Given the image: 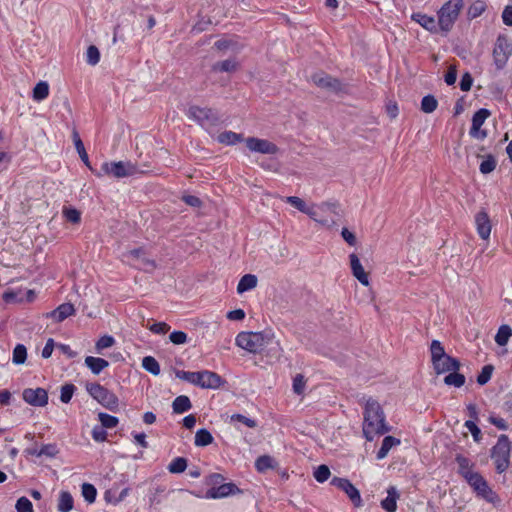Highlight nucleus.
<instances>
[{
    "label": "nucleus",
    "instance_id": "2",
    "mask_svg": "<svg viewBox=\"0 0 512 512\" xmlns=\"http://www.w3.org/2000/svg\"><path fill=\"white\" fill-rule=\"evenodd\" d=\"M235 342L238 347L249 353L262 354L274 343V334L270 331L240 332Z\"/></svg>",
    "mask_w": 512,
    "mask_h": 512
},
{
    "label": "nucleus",
    "instance_id": "19",
    "mask_svg": "<svg viewBox=\"0 0 512 512\" xmlns=\"http://www.w3.org/2000/svg\"><path fill=\"white\" fill-rule=\"evenodd\" d=\"M74 314H75V308H74L73 304L63 303V304L59 305L53 311L48 312L45 316H46V318H51L55 322L59 323Z\"/></svg>",
    "mask_w": 512,
    "mask_h": 512
},
{
    "label": "nucleus",
    "instance_id": "21",
    "mask_svg": "<svg viewBox=\"0 0 512 512\" xmlns=\"http://www.w3.org/2000/svg\"><path fill=\"white\" fill-rule=\"evenodd\" d=\"M400 498V494L396 487L391 486L387 489V496L385 499L381 501V507L386 512H396L397 510V501Z\"/></svg>",
    "mask_w": 512,
    "mask_h": 512
},
{
    "label": "nucleus",
    "instance_id": "25",
    "mask_svg": "<svg viewBox=\"0 0 512 512\" xmlns=\"http://www.w3.org/2000/svg\"><path fill=\"white\" fill-rule=\"evenodd\" d=\"M85 365L93 374L98 375L109 366V362L103 358L87 356L85 358Z\"/></svg>",
    "mask_w": 512,
    "mask_h": 512
},
{
    "label": "nucleus",
    "instance_id": "35",
    "mask_svg": "<svg viewBox=\"0 0 512 512\" xmlns=\"http://www.w3.org/2000/svg\"><path fill=\"white\" fill-rule=\"evenodd\" d=\"M142 367L152 375L157 376L160 374V365L152 356H146L142 359Z\"/></svg>",
    "mask_w": 512,
    "mask_h": 512
},
{
    "label": "nucleus",
    "instance_id": "22",
    "mask_svg": "<svg viewBox=\"0 0 512 512\" xmlns=\"http://www.w3.org/2000/svg\"><path fill=\"white\" fill-rule=\"evenodd\" d=\"M330 208L331 206L328 203H322L320 205L312 204L308 207L305 214L315 222H318L322 225H327L328 221L322 217L321 213L329 210Z\"/></svg>",
    "mask_w": 512,
    "mask_h": 512
},
{
    "label": "nucleus",
    "instance_id": "42",
    "mask_svg": "<svg viewBox=\"0 0 512 512\" xmlns=\"http://www.w3.org/2000/svg\"><path fill=\"white\" fill-rule=\"evenodd\" d=\"M457 464L459 466V473L467 479L469 477V474H474L475 472L472 471L470 461L463 457V456H457L456 457Z\"/></svg>",
    "mask_w": 512,
    "mask_h": 512
},
{
    "label": "nucleus",
    "instance_id": "54",
    "mask_svg": "<svg viewBox=\"0 0 512 512\" xmlns=\"http://www.w3.org/2000/svg\"><path fill=\"white\" fill-rule=\"evenodd\" d=\"M39 453L42 456H46L48 458H54L59 453V449L56 444H45L39 449Z\"/></svg>",
    "mask_w": 512,
    "mask_h": 512
},
{
    "label": "nucleus",
    "instance_id": "59",
    "mask_svg": "<svg viewBox=\"0 0 512 512\" xmlns=\"http://www.w3.org/2000/svg\"><path fill=\"white\" fill-rule=\"evenodd\" d=\"M492 370H493L492 366H489V365L484 366L482 368V371L480 372V374L477 377L478 384H480V385L486 384L491 378Z\"/></svg>",
    "mask_w": 512,
    "mask_h": 512
},
{
    "label": "nucleus",
    "instance_id": "43",
    "mask_svg": "<svg viewBox=\"0 0 512 512\" xmlns=\"http://www.w3.org/2000/svg\"><path fill=\"white\" fill-rule=\"evenodd\" d=\"M274 463H275V461L271 456L264 455V456H260L256 460L255 467L259 472H264L270 468H273Z\"/></svg>",
    "mask_w": 512,
    "mask_h": 512
},
{
    "label": "nucleus",
    "instance_id": "39",
    "mask_svg": "<svg viewBox=\"0 0 512 512\" xmlns=\"http://www.w3.org/2000/svg\"><path fill=\"white\" fill-rule=\"evenodd\" d=\"M438 101L433 95H426L421 100V110L424 113H432L437 109Z\"/></svg>",
    "mask_w": 512,
    "mask_h": 512
},
{
    "label": "nucleus",
    "instance_id": "16",
    "mask_svg": "<svg viewBox=\"0 0 512 512\" xmlns=\"http://www.w3.org/2000/svg\"><path fill=\"white\" fill-rule=\"evenodd\" d=\"M469 485L477 492V494L486 500H491L492 491L485 479L477 472L469 474L466 479Z\"/></svg>",
    "mask_w": 512,
    "mask_h": 512
},
{
    "label": "nucleus",
    "instance_id": "15",
    "mask_svg": "<svg viewBox=\"0 0 512 512\" xmlns=\"http://www.w3.org/2000/svg\"><path fill=\"white\" fill-rule=\"evenodd\" d=\"M241 490L234 483H225L219 486L211 487L207 490L204 498L206 499H221L230 495L240 493Z\"/></svg>",
    "mask_w": 512,
    "mask_h": 512
},
{
    "label": "nucleus",
    "instance_id": "32",
    "mask_svg": "<svg viewBox=\"0 0 512 512\" xmlns=\"http://www.w3.org/2000/svg\"><path fill=\"white\" fill-rule=\"evenodd\" d=\"M430 353H431L432 364L434 362H439L443 357H445L447 355L443 345L438 340H433L431 342Z\"/></svg>",
    "mask_w": 512,
    "mask_h": 512
},
{
    "label": "nucleus",
    "instance_id": "9",
    "mask_svg": "<svg viewBox=\"0 0 512 512\" xmlns=\"http://www.w3.org/2000/svg\"><path fill=\"white\" fill-rule=\"evenodd\" d=\"M512 54V44L504 35H499L493 48V61L498 70H502Z\"/></svg>",
    "mask_w": 512,
    "mask_h": 512
},
{
    "label": "nucleus",
    "instance_id": "18",
    "mask_svg": "<svg viewBox=\"0 0 512 512\" xmlns=\"http://www.w3.org/2000/svg\"><path fill=\"white\" fill-rule=\"evenodd\" d=\"M350 267L353 276L364 286H369L370 281L368 274L365 272L358 256L354 253L350 254Z\"/></svg>",
    "mask_w": 512,
    "mask_h": 512
},
{
    "label": "nucleus",
    "instance_id": "49",
    "mask_svg": "<svg viewBox=\"0 0 512 512\" xmlns=\"http://www.w3.org/2000/svg\"><path fill=\"white\" fill-rule=\"evenodd\" d=\"M86 61L88 64L94 66L100 61V52L94 45L88 47L86 52Z\"/></svg>",
    "mask_w": 512,
    "mask_h": 512
},
{
    "label": "nucleus",
    "instance_id": "29",
    "mask_svg": "<svg viewBox=\"0 0 512 512\" xmlns=\"http://www.w3.org/2000/svg\"><path fill=\"white\" fill-rule=\"evenodd\" d=\"M412 20L420 24L423 28L434 31L436 29V20L434 17L422 14V13H414L411 16Z\"/></svg>",
    "mask_w": 512,
    "mask_h": 512
},
{
    "label": "nucleus",
    "instance_id": "51",
    "mask_svg": "<svg viewBox=\"0 0 512 512\" xmlns=\"http://www.w3.org/2000/svg\"><path fill=\"white\" fill-rule=\"evenodd\" d=\"M3 300L6 303H17L22 302L24 300V296L22 295V291H5L3 293Z\"/></svg>",
    "mask_w": 512,
    "mask_h": 512
},
{
    "label": "nucleus",
    "instance_id": "34",
    "mask_svg": "<svg viewBox=\"0 0 512 512\" xmlns=\"http://www.w3.org/2000/svg\"><path fill=\"white\" fill-rule=\"evenodd\" d=\"M217 140L222 144L234 145L242 141V135L233 131H225L218 135Z\"/></svg>",
    "mask_w": 512,
    "mask_h": 512
},
{
    "label": "nucleus",
    "instance_id": "55",
    "mask_svg": "<svg viewBox=\"0 0 512 512\" xmlns=\"http://www.w3.org/2000/svg\"><path fill=\"white\" fill-rule=\"evenodd\" d=\"M63 214L67 221L71 223H79L81 219L80 212L75 208H65Z\"/></svg>",
    "mask_w": 512,
    "mask_h": 512
},
{
    "label": "nucleus",
    "instance_id": "12",
    "mask_svg": "<svg viewBox=\"0 0 512 512\" xmlns=\"http://www.w3.org/2000/svg\"><path fill=\"white\" fill-rule=\"evenodd\" d=\"M247 148L251 152L273 155L278 152V147L271 141L256 137H249L245 140Z\"/></svg>",
    "mask_w": 512,
    "mask_h": 512
},
{
    "label": "nucleus",
    "instance_id": "50",
    "mask_svg": "<svg viewBox=\"0 0 512 512\" xmlns=\"http://www.w3.org/2000/svg\"><path fill=\"white\" fill-rule=\"evenodd\" d=\"M237 68V63L233 59H227L221 62H218L214 65L215 70L223 71V72H232Z\"/></svg>",
    "mask_w": 512,
    "mask_h": 512
},
{
    "label": "nucleus",
    "instance_id": "17",
    "mask_svg": "<svg viewBox=\"0 0 512 512\" xmlns=\"http://www.w3.org/2000/svg\"><path fill=\"white\" fill-rule=\"evenodd\" d=\"M475 224L478 235L483 240H488L491 233V223L489 216L485 211H480L476 214Z\"/></svg>",
    "mask_w": 512,
    "mask_h": 512
},
{
    "label": "nucleus",
    "instance_id": "10",
    "mask_svg": "<svg viewBox=\"0 0 512 512\" xmlns=\"http://www.w3.org/2000/svg\"><path fill=\"white\" fill-rule=\"evenodd\" d=\"M187 117L206 128L216 125L219 121L217 113L207 107L191 106L187 110Z\"/></svg>",
    "mask_w": 512,
    "mask_h": 512
},
{
    "label": "nucleus",
    "instance_id": "1",
    "mask_svg": "<svg viewBox=\"0 0 512 512\" xmlns=\"http://www.w3.org/2000/svg\"><path fill=\"white\" fill-rule=\"evenodd\" d=\"M388 430L380 404L373 399H369L364 411L363 434L365 438L367 441H372L376 435L384 434Z\"/></svg>",
    "mask_w": 512,
    "mask_h": 512
},
{
    "label": "nucleus",
    "instance_id": "8",
    "mask_svg": "<svg viewBox=\"0 0 512 512\" xmlns=\"http://www.w3.org/2000/svg\"><path fill=\"white\" fill-rule=\"evenodd\" d=\"M122 261L147 272L156 268L154 260L147 257L146 252L142 248L132 249L122 254Z\"/></svg>",
    "mask_w": 512,
    "mask_h": 512
},
{
    "label": "nucleus",
    "instance_id": "30",
    "mask_svg": "<svg viewBox=\"0 0 512 512\" xmlns=\"http://www.w3.org/2000/svg\"><path fill=\"white\" fill-rule=\"evenodd\" d=\"M214 438L207 429H199L195 434L194 444L198 447H205L213 442Z\"/></svg>",
    "mask_w": 512,
    "mask_h": 512
},
{
    "label": "nucleus",
    "instance_id": "7",
    "mask_svg": "<svg viewBox=\"0 0 512 512\" xmlns=\"http://www.w3.org/2000/svg\"><path fill=\"white\" fill-rule=\"evenodd\" d=\"M463 8V0H449L438 12V23L442 30L449 31Z\"/></svg>",
    "mask_w": 512,
    "mask_h": 512
},
{
    "label": "nucleus",
    "instance_id": "53",
    "mask_svg": "<svg viewBox=\"0 0 512 512\" xmlns=\"http://www.w3.org/2000/svg\"><path fill=\"white\" fill-rule=\"evenodd\" d=\"M17 512H33L32 502L27 497H20L15 505Z\"/></svg>",
    "mask_w": 512,
    "mask_h": 512
},
{
    "label": "nucleus",
    "instance_id": "3",
    "mask_svg": "<svg viewBox=\"0 0 512 512\" xmlns=\"http://www.w3.org/2000/svg\"><path fill=\"white\" fill-rule=\"evenodd\" d=\"M176 376L203 389H217L223 383L222 378L217 373L209 370L197 372L178 371Z\"/></svg>",
    "mask_w": 512,
    "mask_h": 512
},
{
    "label": "nucleus",
    "instance_id": "27",
    "mask_svg": "<svg viewBox=\"0 0 512 512\" xmlns=\"http://www.w3.org/2000/svg\"><path fill=\"white\" fill-rule=\"evenodd\" d=\"M400 444V440L393 437V436H386L383 441H382V445L380 447V449L378 450L377 452V459L378 460H381V459H384L389 451Z\"/></svg>",
    "mask_w": 512,
    "mask_h": 512
},
{
    "label": "nucleus",
    "instance_id": "60",
    "mask_svg": "<svg viewBox=\"0 0 512 512\" xmlns=\"http://www.w3.org/2000/svg\"><path fill=\"white\" fill-rule=\"evenodd\" d=\"M149 330L155 334L163 335L170 330V326L165 322H156L149 327Z\"/></svg>",
    "mask_w": 512,
    "mask_h": 512
},
{
    "label": "nucleus",
    "instance_id": "20",
    "mask_svg": "<svg viewBox=\"0 0 512 512\" xmlns=\"http://www.w3.org/2000/svg\"><path fill=\"white\" fill-rule=\"evenodd\" d=\"M433 368L437 374H443L451 371H458L460 363L456 358L446 355L439 362H434Z\"/></svg>",
    "mask_w": 512,
    "mask_h": 512
},
{
    "label": "nucleus",
    "instance_id": "24",
    "mask_svg": "<svg viewBox=\"0 0 512 512\" xmlns=\"http://www.w3.org/2000/svg\"><path fill=\"white\" fill-rule=\"evenodd\" d=\"M312 81L315 85L321 88L338 89L339 87V83L336 79L324 73H317L313 75Z\"/></svg>",
    "mask_w": 512,
    "mask_h": 512
},
{
    "label": "nucleus",
    "instance_id": "56",
    "mask_svg": "<svg viewBox=\"0 0 512 512\" xmlns=\"http://www.w3.org/2000/svg\"><path fill=\"white\" fill-rule=\"evenodd\" d=\"M305 386H306V381L304 379V376L301 374H297L293 378V391L296 394L300 395L304 392Z\"/></svg>",
    "mask_w": 512,
    "mask_h": 512
},
{
    "label": "nucleus",
    "instance_id": "58",
    "mask_svg": "<svg viewBox=\"0 0 512 512\" xmlns=\"http://www.w3.org/2000/svg\"><path fill=\"white\" fill-rule=\"evenodd\" d=\"M170 341L173 344L181 345L187 342V334L183 331H173L169 336Z\"/></svg>",
    "mask_w": 512,
    "mask_h": 512
},
{
    "label": "nucleus",
    "instance_id": "61",
    "mask_svg": "<svg viewBox=\"0 0 512 512\" xmlns=\"http://www.w3.org/2000/svg\"><path fill=\"white\" fill-rule=\"evenodd\" d=\"M104 499L109 504H112V505L119 504L117 488L116 487H111L110 489H108L104 493Z\"/></svg>",
    "mask_w": 512,
    "mask_h": 512
},
{
    "label": "nucleus",
    "instance_id": "37",
    "mask_svg": "<svg viewBox=\"0 0 512 512\" xmlns=\"http://www.w3.org/2000/svg\"><path fill=\"white\" fill-rule=\"evenodd\" d=\"M73 141H74V144H75V148L81 158V160L88 166L90 167L89 165V158H88V154L85 150V147H84V144L82 142V140L80 139V136L78 134L77 131H74L73 132Z\"/></svg>",
    "mask_w": 512,
    "mask_h": 512
},
{
    "label": "nucleus",
    "instance_id": "47",
    "mask_svg": "<svg viewBox=\"0 0 512 512\" xmlns=\"http://www.w3.org/2000/svg\"><path fill=\"white\" fill-rule=\"evenodd\" d=\"M76 391L75 385L68 383L61 387L60 400L61 402L67 404L71 401L74 393Z\"/></svg>",
    "mask_w": 512,
    "mask_h": 512
},
{
    "label": "nucleus",
    "instance_id": "40",
    "mask_svg": "<svg viewBox=\"0 0 512 512\" xmlns=\"http://www.w3.org/2000/svg\"><path fill=\"white\" fill-rule=\"evenodd\" d=\"M27 358V349L23 344H17L13 350L12 361L16 365L25 363Z\"/></svg>",
    "mask_w": 512,
    "mask_h": 512
},
{
    "label": "nucleus",
    "instance_id": "36",
    "mask_svg": "<svg viewBox=\"0 0 512 512\" xmlns=\"http://www.w3.org/2000/svg\"><path fill=\"white\" fill-rule=\"evenodd\" d=\"M444 383L448 386L461 387L465 384L464 375L457 373V371H451L444 378Z\"/></svg>",
    "mask_w": 512,
    "mask_h": 512
},
{
    "label": "nucleus",
    "instance_id": "45",
    "mask_svg": "<svg viewBox=\"0 0 512 512\" xmlns=\"http://www.w3.org/2000/svg\"><path fill=\"white\" fill-rule=\"evenodd\" d=\"M99 421L101 422V425L103 428H114L118 425L119 420L117 417L112 416L107 413H99L98 414Z\"/></svg>",
    "mask_w": 512,
    "mask_h": 512
},
{
    "label": "nucleus",
    "instance_id": "13",
    "mask_svg": "<svg viewBox=\"0 0 512 512\" xmlns=\"http://www.w3.org/2000/svg\"><path fill=\"white\" fill-rule=\"evenodd\" d=\"M490 116V112L487 109H479L472 117V126L469 131L471 137L476 139H484L487 136L486 131L482 130L481 127Z\"/></svg>",
    "mask_w": 512,
    "mask_h": 512
},
{
    "label": "nucleus",
    "instance_id": "46",
    "mask_svg": "<svg viewBox=\"0 0 512 512\" xmlns=\"http://www.w3.org/2000/svg\"><path fill=\"white\" fill-rule=\"evenodd\" d=\"M330 475L331 473L329 467L324 464L319 465L313 473L315 480L319 483H324L325 481H327Z\"/></svg>",
    "mask_w": 512,
    "mask_h": 512
},
{
    "label": "nucleus",
    "instance_id": "38",
    "mask_svg": "<svg viewBox=\"0 0 512 512\" xmlns=\"http://www.w3.org/2000/svg\"><path fill=\"white\" fill-rule=\"evenodd\" d=\"M81 493L85 501L92 504L96 500L97 490L94 485L90 483H83L81 486Z\"/></svg>",
    "mask_w": 512,
    "mask_h": 512
},
{
    "label": "nucleus",
    "instance_id": "6",
    "mask_svg": "<svg viewBox=\"0 0 512 512\" xmlns=\"http://www.w3.org/2000/svg\"><path fill=\"white\" fill-rule=\"evenodd\" d=\"M137 173L136 166L130 161L104 162L96 176L110 175L115 178H124Z\"/></svg>",
    "mask_w": 512,
    "mask_h": 512
},
{
    "label": "nucleus",
    "instance_id": "14",
    "mask_svg": "<svg viewBox=\"0 0 512 512\" xmlns=\"http://www.w3.org/2000/svg\"><path fill=\"white\" fill-rule=\"evenodd\" d=\"M22 397L25 402L32 406L43 407L48 403V394L43 388L24 389Z\"/></svg>",
    "mask_w": 512,
    "mask_h": 512
},
{
    "label": "nucleus",
    "instance_id": "26",
    "mask_svg": "<svg viewBox=\"0 0 512 512\" xmlns=\"http://www.w3.org/2000/svg\"><path fill=\"white\" fill-rule=\"evenodd\" d=\"M74 508V499L70 492L60 491L57 500L58 512H70Z\"/></svg>",
    "mask_w": 512,
    "mask_h": 512
},
{
    "label": "nucleus",
    "instance_id": "33",
    "mask_svg": "<svg viewBox=\"0 0 512 512\" xmlns=\"http://www.w3.org/2000/svg\"><path fill=\"white\" fill-rule=\"evenodd\" d=\"M49 95V85L45 81H40L36 84L33 89V99L37 102H41L46 99Z\"/></svg>",
    "mask_w": 512,
    "mask_h": 512
},
{
    "label": "nucleus",
    "instance_id": "5",
    "mask_svg": "<svg viewBox=\"0 0 512 512\" xmlns=\"http://www.w3.org/2000/svg\"><path fill=\"white\" fill-rule=\"evenodd\" d=\"M86 390L89 395L110 411H116L119 406L118 397L104 386L98 383H88Z\"/></svg>",
    "mask_w": 512,
    "mask_h": 512
},
{
    "label": "nucleus",
    "instance_id": "48",
    "mask_svg": "<svg viewBox=\"0 0 512 512\" xmlns=\"http://www.w3.org/2000/svg\"><path fill=\"white\" fill-rule=\"evenodd\" d=\"M285 202L291 204L293 207H295L296 209H298L300 212L302 213H306L307 209H308V205L305 203L304 200H302L301 198L297 197V196H287L283 199Z\"/></svg>",
    "mask_w": 512,
    "mask_h": 512
},
{
    "label": "nucleus",
    "instance_id": "23",
    "mask_svg": "<svg viewBox=\"0 0 512 512\" xmlns=\"http://www.w3.org/2000/svg\"><path fill=\"white\" fill-rule=\"evenodd\" d=\"M258 284V278L254 274H245L242 276L237 285V293L243 294L247 291L253 290Z\"/></svg>",
    "mask_w": 512,
    "mask_h": 512
},
{
    "label": "nucleus",
    "instance_id": "52",
    "mask_svg": "<svg viewBox=\"0 0 512 512\" xmlns=\"http://www.w3.org/2000/svg\"><path fill=\"white\" fill-rule=\"evenodd\" d=\"M114 343H115V339L112 336L104 335V336L100 337L95 345L97 353H100L103 349L113 346Z\"/></svg>",
    "mask_w": 512,
    "mask_h": 512
},
{
    "label": "nucleus",
    "instance_id": "57",
    "mask_svg": "<svg viewBox=\"0 0 512 512\" xmlns=\"http://www.w3.org/2000/svg\"><path fill=\"white\" fill-rule=\"evenodd\" d=\"M464 426L469 430V432L472 434L473 439L476 442H479L481 439V430L476 425L475 421L473 420H467L464 424Z\"/></svg>",
    "mask_w": 512,
    "mask_h": 512
},
{
    "label": "nucleus",
    "instance_id": "62",
    "mask_svg": "<svg viewBox=\"0 0 512 512\" xmlns=\"http://www.w3.org/2000/svg\"><path fill=\"white\" fill-rule=\"evenodd\" d=\"M231 420L232 421H238L242 424H244L245 426L249 427V428H254L256 427V421L251 419V418H248L244 415H241V414H234L231 416Z\"/></svg>",
    "mask_w": 512,
    "mask_h": 512
},
{
    "label": "nucleus",
    "instance_id": "44",
    "mask_svg": "<svg viewBox=\"0 0 512 512\" xmlns=\"http://www.w3.org/2000/svg\"><path fill=\"white\" fill-rule=\"evenodd\" d=\"M496 159L492 155H487L480 163L479 170L482 174H489L496 168Z\"/></svg>",
    "mask_w": 512,
    "mask_h": 512
},
{
    "label": "nucleus",
    "instance_id": "11",
    "mask_svg": "<svg viewBox=\"0 0 512 512\" xmlns=\"http://www.w3.org/2000/svg\"><path fill=\"white\" fill-rule=\"evenodd\" d=\"M331 485L343 491L355 507L362 506V498L359 490L347 478L334 477Z\"/></svg>",
    "mask_w": 512,
    "mask_h": 512
},
{
    "label": "nucleus",
    "instance_id": "63",
    "mask_svg": "<svg viewBox=\"0 0 512 512\" xmlns=\"http://www.w3.org/2000/svg\"><path fill=\"white\" fill-rule=\"evenodd\" d=\"M488 421L500 430H506L508 428L506 421L502 417H499L497 415H490Z\"/></svg>",
    "mask_w": 512,
    "mask_h": 512
},
{
    "label": "nucleus",
    "instance_id": "64",
    "mask_svg": "<svg viewBox=\"0 0 512 512\" xmlns=\"http://www.w3.org/2000/svg\"><path fill=\"white\" fill-rule=\"evenodd\" d=\"M503 23L507 26H512V6L508 5L502 12Z\"/></svg>",
    "mask_w": 512,
    "mask_h": 512
},
{
    "label": "nucleus",
    "instance_id": "31",
    "mask_svg": "<svg viewBox=\"0 0 512 512\" xmlns=\"http://www.w3.org/2000/svg\"><path fill=\"white\" fill-rule=\"evenodd\" d=\"M512 336V329L509 325H501L495 335V342L499 346H505Z\"/></svg>",
    "mask_w": 512,
    "mask_h": 512
},
{
    "label": "nucleus",
    "instance_id": "4",
    "mask_svg": "<svg viewBox=\"0 0 512 512\" xmlns=\"http://www.w3.org/2000/svg\"><path fill=\"white\" fill-rule=\"evenodd\" d=\"M511 442L506 435H500L491 451V458L498 473L507 470L510 463Z\"/></svg>",
    "mask_w": 512,
    "mask_h": 512
},
{
    "label": "nucleus",
    "instance_id": "28",
    "mask_svg": "<svg viewBox=\"0 0 512 512\" xmlns=\"http://www.w3.org/2000/svg\"><path fill=\"white\" fill-rule=\"evenodd\" d=\"M192 408L191 401L188 396L180 395L176 397L172 403L173 412L176 414H182L189 411Z\"/></svg>",
    "mask_w": 512,
    "mask_h": 512
},
{
    "label": "nucleus",
    "instance_id": "41",
    "mask_svg": "<svg viewBox=\"0 0 512 512\" xmlns=\"http://www.w3.org/2000/svg\"><path fill=\"white\" fill-rule=\"evenodd\" d=\"M187 468V461L183 457H177L173 459L170 464L168 465V471L170 473H182Z\"/></svg>",
    "mask_w": 512,
    "mask_h": 512
}]
</instances>
